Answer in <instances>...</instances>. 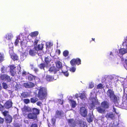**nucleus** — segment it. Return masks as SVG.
<instances>
[{"label":"nucleus","instance_id":"f257e3e1","mask_svg":"<svg viewBox=\"0 0 127 127\" xmlns=\"http://www.w3.org/2000/svg\"><path fill=\"white\" fill-rule=\"evenodd\" d=\"M35 84L34 83H32V91L33 93L37 95V92L36 91L38 90L37 97L40 99L42 100L45 98L47 95V89L45 88L42 87H38V88L36 89V90H34L35 88H33L34 86H35Z\"/></svg>","mask_w":127,"mask_h":127},{"label":"nucleus","instance_id":"f03ea898","mask_svg":"<svg viewBox=\"0 0 127 127\" xmlns=\"http://www.w3.org/2000/svg\"><path fill=\"white\" fill-rule=\"evenodd\" d=\"M81 60L77 58L76 59H73L70 61V63L71 65L73 66L70 68L69 69V70L72 72H74L76 70V67L74 66V65L76 64L78 65L81 64Z\"/></svg>","mask_w":127,"mask_h":127},{"label":"nucleus","instance_id":"7ed1b4c3","mask_svg":"<svg viewBox=\"0 0 127 127\" xmlns=\"http://www.w3.org/2000/svg\"><path fill=\"white\" fill-rule=\"evenodd\" d=\"M107 94L111 100L114 102H116L119 99L118 97L114 95V92L111 89L107 91Z\"/></svg>","mask_w":127,"mask_h":127},{"label":"nucleus","instance_id":"20e7f679","mask_svg":"<svg viewBox=\"0 0 127 127\" xmlns=\"http://www.w3.org/2000/svg\"><path fill=\"white\" fill-rule=\"evenodd\" d=\"M38 42V40L35 39L34 41V48L33 51H32V54L33 53H36L38 52V50H41L42 49L43 45L41 44L38 45L37 47L36 44Z\"/></svg>","mask_w":127,"mask_h":127},{"label":"nucleus","instance_id":"39448f33","mask_svg":"<svg viewBox=\"0 0 127 127\" xmlns=\"http://www.w3.org/2000/svg\"><path fill=\"white\" fill-rule=\"evenodd\" d=\"M32 111V122L34 121V122L36 123L38 121L37 115L39 114V111L35 108H33Z\"/></svg>","mask_w":127,"mask_h":127},{"label":"nucleus","instance_id":"423d86ee","mask_svg":"<svg viewBox=\"0 0 127 127\" xmlns=\"http://www.w3.org/2000/svg\"><path fill=\"white\" fill-rule=\"evenodd\" d=\"M90 100L92 102V103L89 105V108L91 109L93 108L95 105L99 104L97 100L95 97L92 98L91 96L90 98Z\"/></svg>","mask_w":127,"mask_h":127},{"label":"nucleus","instance_id":"0eeeda50","mask_svg":"<svg viewBox=\"0 0 127 127\" xmlns=\"http://www.w3.org/2000/svg\"><path fill=\"white\" fill-rule=\"evenodd\" d=\"M9 53L11 58L14 61H17L19 60V58L17 55L15 53L13 50L11 49L9 51Z\"/></svg>","mask_w":127,"mask_h":127},{"label":"nucleus","instance_id":"6e6552de","mask_svg":"<svg viewBox=\"0 0 127 127\" xmlns=\"http://www.w3.org/2000/svg\"><path fill=\"white\" fill-rule=\"evenodd\" d=\"M0 78L2 80H5L8 82H10L11 80L10 77L6 74L1 75L0 76Z\"/></svg>","mask_w":127,"mask_h":127},{"label":"nucleus","instance_id":"1a4fd4ad","mask_svg":"<svg viewBox=\"0 0 127 127\" xmlns=\"http://www.w3.org/2000/svg\"><path fill=\"white\" fill-rule=\"evenodd\" d=\"M16 67L14 65H11L10 66V72L11 75L12 76H14L16 74V71L15 69Z\"/></svg>","mask_w":127,"mask_h":127},{"label":"nucleus","instance_id":"9d476101","mask_svg":"<svg viewBox=\"0 0 127 127\" xmlns=\"http://www.w3.org/2000/svg\"><path fill=\"white\" fill-rule=\"evenodd\" d=\"M80 112L82 116L84 117L86 116L87 115V110L84 107H82L80 108Z\"/></svg>","mask_w":127,"mask_h":127},{"label":"nucleus","instance_id":"9b49d317","mask_svg":"<svg viewBox=\"0 0 127 127\" xmlns=\"http://www.w3.org/2000/svg\"><path fill=\"white\" fill-rule=\"evenodd\" d=\"M5 120L6 123L10 124L12 122L13 118L10 115L8 114L7 116L5 117Z\"/></svg>","mask_w":127,"mask_h":127},{"label":"nucleus","instance_id":"f8f14e48","mask_svg":"<svg viewBox=\"0 0 127 127\" xmlns=\"http://www.w3.org/2000/svg\"><path fill=\"white\" fill-rule=\"evenodd\" d=\"M12 104L11 100L9 99L5 102L4 106L6 108L8 109L12 107Z\"/></svg>","mask_w":127,"mask_h":127},{"label":"nucleus","instance_id":"ddd939ff","mask_svg":"<svg viewBox=\"0 0 127 127\" xmlns=\"http://www.w3.org/2000/svg\"><path fill=\"white\" fill-rule=\"evenodd\" d=\"M63 115L62 111L57 110L56 111L55 117L56 118H61Z\"/></svg>","mask_w":127,"mask_h":127},{"label":"nucleus","instance_id":"4468645a","mask_svg":"<svg viewBox=\"0 0 127 127\" xmlns=\"http://www.w3.org/2000/svg\"><path fill=\"white\" fill-rule=\"evenodd\" d=\"M97 111L99 113H104L105 112V110L103 108L100 106L96 108Z\"/></svg>","mask_w":127,"mask_h":127},{"label":"nucleus","instance_id":"2eb2a0df","mask_svg":"<svg viewBox=\"0 0 127 127\" xmlns=\"http://www.w3.org/2000/svg\"><path fill=\"white\" fill-rule=\"evenodd\" d=\"M101 105L104 109L105 110L106 109L109 107L108 103L106 101H104L102 102Z\"/></svg>","mask_w":127,"mask_h":127},{"label":"nucleus","instance_id":"dca6fc26","mask_svg":"<svg viewBox=\"0 0 127 127\" xmlns=\"http://www.w3.org/2000/svg\"><path fill=\"white\" fill-rule=\"evenodd\" d=\"M106 117L107 118L113 119L114 117V115L112 112L108 113L106 115Z\"/></svg>","mask_w":127,"mask_h":127},{"label":"nucleus","instance_id":"f3484780","mask_svg":"<svg viewBox=\"0 0 127 127\" xmlns=\"http://www.w3.org/2000/svg\"><path fill=\"white\" fill-rule=\"evenodd\" d=\"M119 54L123 55L127 52V49L122 48L119 50Z\"/></svg>","mask_w":127,"mask_h":127},{"label":"nucleus","instance_id":"a211bd4d","mask_svg":"<svg viewBox=\"0 0 127 127\" xmlns=\"http://www.w3.org/2000/svg\"><path fill=\"white\" fill-rule=\"evenodd\" d=\"M94 116L91 114H89V116L87 118V120L88 122H92Z\"/></svg>","mask_w":127,"mask_h":127},{"label":"nucleus","instance_id":"6ab92c4d","mask_svg":"<svg viewBox=\"0 0 127 127\" xmlns=\"http://www.w3.org/2000/svg\"><path fill=\"white\" fill-rule=\"evenodd\" d=\"M49 71L50 72H52L54 74H55L57 72L59 71V70L58 69L56 68L55 67H53L50 68Z\"/></svg>","mask_w":127,"mask_h":127},{"label":"nucleus","instance_id":"aec40b11","mask_svg":"<svg viewBox=\"0 0 127 127\" xmlns=\"http://www.w3.org/2000/svg\"><path fill=\"white\" fill-rule=\"evenodd\" d=\"M68 123L70 125L72 126H74L76 125L75 123L72 119H68Z\"/></svg>","mask_w":127,"mask_h":127},{"label":"nucleus","instance_id":"412c9836","mask_svg":"<svg viewBox=\"0 0 127 127\" xmlns=\"http://www.w3.org/2000/svg\"><path fill=\"white\" fill-rule=\"evenodd\" d=\"M39 80L38 77L32 75V81L33 83L35 82L36 83L38 82Z\"/></svg>","mask_w":127,"mask_h":127},{"label":"nucleus","instance_id":"4be33fe9","mask_svg":"<svg viewBox=\"0 0 127 127\" xmlns=\"http://www.w3.org/2000/svg\"><path fill=\"white\" fill-rule=\"evenodd\" d=\"M56 66L57 67L60 69H61L62 66V63L59 61H57L56 63Z\"/></svg>","mask_w":127,"mask_h":127},{"label":"nucleus","instance_id":"5701e85b","mask_svg":"<svg viewBox=\"0 0 127 127\" xmlns=\"http://www.w3.org/2000/svg\"><path fill=\"white\" fill-rule=\"evenodd\" d=\"M28 96V93L25 92H23L21 94V96L22 98L27 97Z\"/></svg>","mask_w":127,"mask_h":127},{"label":"nucleus","instance_id":"b1692460","mask_svg":"<svg viewBox=\"0 0 127 127\" xmlns=\"http://www.w3.org/2000/svg\"><path fill=\"white\" fill-rule=\"evenodd\" d=\"M24 111L25 112H30L31 111V109L28 106H25L24 107Z\"/></svg>","mask_w":127,"mask_h":127},{"label":"nucleus","instance_id":"393cba45","mask_svg":"<svg viewBox=\"0 0 127 127\" xmlns=\"http://www.w3.org/2000/svg\"><path fill=\"white\" fill-rule=\"evenodd\" d=\"M23 85L24 87L26 88H30L31 87V83L28 82L24 83Z\"/></svg>","mask_w":127,"mask_h":127},{"label":"nucleus","instance_id":"a878e982","mask_svg":"<svg viewBox=\"0 0 127 127\" xmlns=\"http://www.w3.org/2000/svg\"><path fill=\"white\" fill-rule=\"evenodd\" d=\"M79 97L81 99H82L85 100L86 98V96L84 93L80 94Z\"/></svg>","mask_w":127,"mask_h":127},{"label":"nucleus","instance_id":"bb28decb","mask_svg":"<svg viewBox=\"0 0 127 127\" xmlns=\"http://www.w3.org/2000/svg\"><path fill=\"white\" fill-rule=\"evenodd\" d=\"M4 56L3 54L0 53V63L4 60Z\"/></svg>","mask_w":127,"mask_h":127},{"label":"nucleus","instance_id":"cd10ccee","mask_svg":"<svg viewBox=\"0 0 127 127\" xmlns=\"http://www.w3.org/2000/svg\"><path fill=\"white\" fill-rule=\"evenodd\" d=\"M46 78L47 80L49 81H52L53 79V77L49 75H47L46 76Z\"/></svg>","mask_w":127,"mask_h":127},{"label":"nucleus","instance_id":"c85d7f7f","mask_svg":"<svg viewBox=\"0 0 127 127\" xmlns=\"http://www.w3.org/2000/svg\"><path fill=\"white\" fill-rule=\"evenodd\" d=\"M19 40H20L19 37H17L16 39L15 40L14 42V44L15 46H16L18 45V44L19 42Z\"/></svg>","mask_w":127,"mask_h":127},{"label":"nucleus","instance_id":"c756f323","mask_svg":"<svg viewBox=\"0 0 127 127\" xmlns=\"http://www.w3.org/2000/svg\"><path fill=\"white\" fill-rule=\"evenodd\" d=\"M45 61L46 63L48 64L51 61V59L48 56L47 57L45 58Z\"/></svg>","mask_w":127,"mask_h":127},{"label":"nucleus","instance_id":"7c9ffc66","mask_svg":"<svg viewBox=\"0 0 127 127\" xmlns=\"http://www.w3.org/2000/svg\"><path fill=\"white\" fill-rule=\"evenodd\" d=\"M71 102L72 107L73 108H74L76 106V102L73 100H71Z\"/></svg>","mask_w":127,"mask_h":127},{"label":"nucleus","instance_id":"2f4dec72","mask_svg":"<svg viewBox=\"0 0 127 127\" xmlns=\"http://www.w3.org/2000/svg\"><path fill=\"white\" fill-rule=\"evenodd\" d=\"M124 41L123 42V46L126 45L127 47V36L125 37L124 40Z\"/></svg>","mask_w":127,"mask_h":127},{"label":"nucleus","instance_id":"473e14b6","mask_svg":"<svg viewBox=\"0 0 127 127\" xmlns=\"http://www.w3.org/2000/svg\"><path fill=\"white\" fill-rule=\"evenodd\" d=\"M8 113V111L5 110L4 112H2V113L3 115L5 117L7 115V114Z\"/></svg>","mask_w":127,"mask_h":127},{"label":"nucleus","instance_id":"72a5a7b5","mask_svg":"<svg viewBox=\"0 0 127 127\" xmlns=\"http://www.w3.org/2000/svg\"><path fill=\"white\" fill-rule=\"evenodd\" d=\"M62 72L64 73V75L65 76L67 77L68 76L69 73L67 71H64L63 70H62Z\"/></svg>","mask_w":127,"mask_h":127},{"label":"nucleus","instance_id":"f704fd0d","mask_svg":"<svg viewBox=\"0 0 127 127\" xmlns=\"http://www.w3.org/2000/svg\"><path fill=\"white\" fill-rule=\"evenodd\" d=\"M24 102L26 104L29 103L30 102V100L28 99H25L23 100Z\"/></svg>","mask_w":127,"mask_h":127},{"label":"nucleus","instance_id":"c9c22d12","mask_svg":"<svg viewBox=\"0 0 127 127\" xmlns=\"http://www.w3.org/2000/svg\"><path fill=\"white\" fill-rule=\"evenodd\" d=\"M38 34V31H35L32 32V37L33 36H36Z\"/></svg>","mask_w":127,"mask_h":127},{"label":"nucleus","instance_id":"e433bc0d","mask_svg":"<svg viewBox=\"0 0 127 127\" xmlns=\"http://www.w3.org/2000/svg\"><path fill=\"white\" fill-rule=\"evenodd\" d=\"M68 54V52L67 50L65 51L63 53V54L64 56L65 57H66L67 56Z\"/></svg>","mask_w":127,"mask_h":127},{"label":"nucleus","instance_id":"4c0bfd02","mask_svg":"<svg viewBox=\"0 0 127 127\" xmlns=\"http://www.w3.org/2000/svg\"><path fill=\"white\" fill-rule=\"evenodd\" d=\"M3 88L5 89H6L7 88V86L6 84L5 83H3L2 84Z\"/></svg>","mask_w":127,"mask_h":127},{"label":"nucleus","instance_id":"58836bf2","mask_svg":"<svg viewBox=\"0 0 127 127\" xmlns=\"http://www.w3.org/2000/svg\"><path fill=\"white\" fill-rule=\"evenodd\" d=\"M53 45V44L50 42H47L46 45L47 47H49Z\"/></svg>","mask_w":127,"mask_h":127},{"label":"nucleus","instance_id":"ea45409f","mask_svg":"<svg viewBox=\"0 0 127 127\" xmlns=\"http://www.w3.org/2000/svg\"><path fill=\"white\" fill-rule=\"evenodd\" d=\"M85 124L86 123L84 122H81V123H80V126L81 127H84Z\"/></svg>","mask_w":127,"mask_h":127},{"label":"nucleus","instance_id":"a19ab883","mask_svg":"<svg viewBox=\"0 0 127 127\" xmlns=\"http://www.w3.org/2000/svg\"><path fill=\"white\" fill-rule=\"evenodd\" d=\"M57 103H58L59 104H62L63 103V100H62L58 99L57 100Z\"/></svg>","mask_w":127,"mask_h":127},{"label":"nucleus","instance_id":"79ce46f5","mask_svg":"<svg viewBox=\"0 0 127 127\" xmlns=\"http://www.w3.org/2000/svg\"><path fill=\"white\" fill-rule=\"evenodd\" d=\"M39 67L41 69H43L44 67H45V66L44 64H41L39 65Z\"/></svg>","mask_w":127,"mask_h":127},{"label":"nucleus","instance_id":"37998d69","mask_svg":"<svg viewBox=\"0 0 127 127\" xmlns=\"http://www.w3.org/2000/svg\"><path fill=\"white\" fill-rule=\"evenodd\" d=\"M28 118L29 119H32V113H31L28 114L27 116Z\"/></svg>","mask_w":127,"mask_h":127},{"label":"nucleus","instance_id":"c03bdc74","mask_svg":"<svg viewBox=\"0 0 127 127\" xmlns=\"http://www.w3.org/2000/svg\"><path fill=\"white\" fill-rule=\"evenodd\" d=\"M4 122V119L0 116V124H2Z\"/></svg>","mask_w":127,"mask_h":127},{"label":"nucleus","instance_id":"a18cd8bd","mask_svg":"<svg viewBox=\"0 0 127 127\" xmlns=\"http://www.w3.org/2000/svg\"><path fill=\"white\" fill-rule=\"evenodd\" d=\"M36 104L38 106H39L40 107L42 105L41 102L40 101L37 102L36 103Z\"/></svg>","mask_w":127,"mask_h":127},{"label":"nucleus","instance_id":"49530a36","mask_svg":"<svg viewBox=\"0 0 127 127\" xmlns=\"http://www.w3.org/2000/svg\"><path fill=\"white\" fill-rule=\"evenodd\" d=\"M103 88V85L101 84H99L97 86L98 89H101Z\"/></svg>","mask_w":127,"mask_h":127},{"label":"nucleus","instance_id":"de8ad7c7","mask_svg":"<svg viewBox=\"0 0 127 127\" xmlns=\"http://www.w3.org/2000/svg\"><path fill=\"white\" fill-rule=\"evenodd\" d=\"M38 99L37 98H32V103H34L37 101Z\"/></svg>","mask_w":127,"mask_h":127},{"label":"nucleus","instance_id":"09e8293b","mask_svg":"<svg viewBox=\"0 0 127 127\" xmlns=\"http://www.w3.org/2000/svg\"><path fill=\"white\" fill-rule=\"evenodd\" d=\"M94 87V84L93 83L91 82L90 84L89 88H92Z\"/></svg>","mask_w":127,"mask_h":127},{"label":"nucleus","instance_id":"8fccbe9b","mask_svg":"<svg viewBox=\"0 0 127 127\" xmlns=\"http://www.w3.org/2000/svg\"><path fill=\"white\" fill-rule=\"evenodd\" d=\"M21 45L22 47L24 45H25V44L24 43V42H23V41H21L20 42Z\"/></svg>","mask_w":127,"mask_h":127},{"label":"nucleus","instance_id":"3c124183","mask_svg":"<svg viewBox=\"0 0 127 127\" xmlns=\"http://www.w3.org/2000/svg\"><path fill=\"white\" fill-rule=\"evenodd\" d=\"M52 120L53 125H54L55 122V120L54 118H52Z\"/></svg>","mask_w":127,"mask_h":127},{"label":"nucleus","instance_id":"603ef678","mask_svg":"<svg viewBox=\"0 0 127 127\" xmlns=\"http://www.w3.org/2000/svg\"><path fill=\"white\" fill-rule=\"evenodd\" d=\"M32 127H37V124L36 123L33 124H32Z\"/></svg>","mask_w":127,"mask_h":127},{"label":"nucleus","instance_id":"864d4df0","mask_svg":"<svg viewBox=\"0 0 127 127\" xmlns=\"http://www.w3.org/2000/svg\"><path fill=\"white\" fill-rule=\"evenodd\" d=\"M114 124V123H112L113 125V126L112 125V124H110L109 125V127H117L116 126L114 125H113V124Z\"/></svg>","mask_w":127,"mask_h":127},{"label":"nucleus","instance_id":"5fc2aeb1","mask_svg":"<svg viewBox=\"0 0 127 127\" xmlns=\"http://www.w3.org/2000/svg\"><path fill=\"white\" fill-rule=\"evenodd\" d=\"M14 127H20V126L19 124L16 123L14 125Z\"/></svg>","mask_w":127,"mask_h":127},{"label":"nucleus","instance_id":"6e6d98bb","mask_svg":"<svg viewBox=\"0 0 127 127\" xmlns=\"http://www.w3.org/2000/svg\"><path fill=\"white\" fill-rule=\"evenodd\" d=\"M33 70L34 71L35 73H36V72H37L38 71V69L36 68H34Z\"/></svg>","mask_w":127,"mask_h":127},{"label":"nucleus","instance_id":"4d7b16f0","mask_svg":"<svg viewBox=\"0 0 127 127\" xmlns=\"http://www.w3.org/2000/svg\"><path fill=\"white\" fill-rule=\"evenodd\" d=\"M80 94H79L78 95L77 94H76L75 95V97L76 98H77L79 96Z\"/></svg>","mask_w":127,"mask_h":127},{"label":"nucleus","instance_id":"13d9d810","mask_svg":"<svg viewBox=\"0 0 127 127\" xmlns=\"http://www.w3.org/2000/svg\"><path fill=\"white\" fill-rule=\"evenodd\" d=\"M26 73L25 71L23 72L22 73V76H24L25 75H26Z\"/></svg>","mask_w":127,"mask_h":127},{"label":"nucleus","instance_id":"bf43d9fd","mask_svg":"<svg viewBox=\"0 0 127 127\" xmlns=\"http://www.w3.org/2000/svg\"><path fill=\"white\" fill-rule=\"evenodd\" d=\"M29 54L31 55H32V50L30 49V50L29 52Z\"/></svg>","mask_w":127,"mask_h":127},{"label":"nucleus","instance_id":"052dcab7","mask_svg":"<svg viewBox=\"0 0 127 127\" xmlns=\"http://www.w3.org/2000/svg\"><path fill=\"white\" fill-rule=\"evenodd\" d=\"M109 56H113V54L112 52H110L109 53H108V55Z\"/></svg>","mask_w":127,"mask_h":127},{"label":"nucleus","instance_id":"680f3d73","mask_svg":"<svg viewBox=\"0 0 127 127\" xmlns=\"http://www.w3.org/2000/svg\"><path fill=\"white\" fill-rule=\"evenodd\" d=\"M3 69H4V68H3V67H2V68H1V71L2 72V73H4V71H3Z\"/></svg>","mask_w":127,"mask_h":127},{"label":"nucleus","instance_id":"e2e57ef3","mask_svg":"<svg viewBox=\"0 0 127 127\" xmlns=\"http://www.w3.org/2000/svg\"><path fill=\"white\" fill-rule=\"evenodd\" d=\"M113 109H114V111L116 113H117L116 112V109L115 108H113Z\"/></svg>","mask_w":127,"mask_h":127},{"label":"nucleus","instance_id":"0e129e2a","mask_svg":"<svg viewBox=\"0 0 127 127\" xmlns=\"http://www.w3.org/2000/svg\"><path fill=\"white\" fill-rule=\"evenodd\" d=\"M2 88L1 84L0 83V91L1 90Z\"/></svg>","mask_w":127,"mask_h":127},{"label":"nucleus","instance_id":"69168bd1","mask_svg":"<svg viewBox=\"0 0 127 127\" xmlns=\"http://www.w3.org/2000/svg\"><path fill=\"white\" fill-rule=\"evenodd\" d=\"M125 62L126 64L127 65V60H125Z\"/></svg>","mask_w":127,"mask_h":127},{"label":"nucleus","instance_id":"338daca9","mask_svg":"<svg viewBox=\"0 0 127 127\" xmlns=\"http://www.w3.org/2000/svg\"><path fill=\"white\" fill-rule=\"evenodd\" d=\"M92 39L93 41H94L95 40V38H92Z\"/></svg>","mask_w":127,"mask_h":127},{"label":"nucleus","instance_id":"774afa93","mask_svg":"<svg viewBox=\"0 0 127 127\" xmlns=\"http://www.w3.org/2000/svg\"><path fill=\"white\" fill-rule=\"evenodd\" d=\"M31 102H32V98H31Z\"/></svg>","mask_w":127,"mask_h":127}]
</instances>
